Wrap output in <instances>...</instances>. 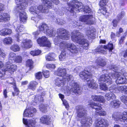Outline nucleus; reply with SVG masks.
I'll use <instances>...</instances> for the list:
<instances>
[{
  "label": "nucleus",
  "mask_w": 127,
  "mask_h": 127,
  "mask_svg": "<svg viewBox=\"0 0 127 127\" xmlns=\"http://www.w3.org/2000/svg\"><path fill=\"white\" fill-rule=\"evenodd\" d=\"M71 38L72 40L74 42L79 43L82 45L80 49L77 48L74 44L71 43H66V49L69 50L72 53H76L80 52H82L83 49H87L89 45L88 41L84 38L83 35L77 31H73L71 33Z\"/></svg>",
  "instance_id": "nucleus-1"
},
{
  "label": "nucleus",
  "mask_w": 127,
  "mask_h": 127,
  "mask_svg": "<svg viewBox=\"0 0 127 127\" xmlns=\"http://www.w3.org/2000/svg\"><path fill=\"white\" fill-rule=\"evenodd\" d=\"M40 31L46 33L50 36H55L54 41V44L57 45L62 39H68L70 36L69 33L63 28H60L56 31L54 29H49L47 25L44 23L41 24L39 27Z\"/></svg>",
  "instance_id": "nucleus-2"
},
{
  "label": "nucleus",
  "mask_w": 127,
  "mask_h": 127,
  "mask_svg": "<svg viewBox=\"0 0 127 127\" xmlns=\"http://www.w3.org/2000/svg\"><path fill=\"white\" fill-rule=\"evenodd\" d=\"M41 1L43 4L45 5L33 6H31L29 9L30 12L35 16L32 17V20L35 22L38 21L39 19H42V13H47L48 12V8H52L53 7L52 2L48 0H41Z\"/></svg>",
  "instance_id": "nucleus-3"
},
{
  "label": "nucleus",
  "mask_w": 127,
  "mask_h": 127,
  "mask_svg": "<svg viewBox=\"0 0 127 127\" xmlns=\"http://www.w3.org/2000/svg\"><path fill=\"white\" fill-rule=\"evenodd\" d=\"M67 81L66 88L71 94L78 93L81 92V90L79 85L77 82L73 80V76L70 74H67L62 80L60 78H57L55 80V84L59 87H63L65 84V82Z\"/></svg>",
  "instance_id": "nucleus-4"
},
{
  "label": "nucleus",
  "mask_w": 127,
  "mask_h": 127,
  "mask_svg": "<svg viewBox=\"0 0 127 127\" xmlns=\"http://www.w3.org/2000/svg\"><path fill=\"white\" fill-rule=\"evenodd\" d=\"M77 116L81 120V126L83 127L89 126L93 123L92 118L87 117L86 110L82 106H78L76 107Z\"/></svg>",
  "instance_id": "nucleus-5"
},
{
  "label": "nucleus",
  "mask_w": 127,
  "mask_h": 127,
  "mask_svg": "<svg viewBox=\"0 0 127 127\" xmlns=\"http://www.w3.org/2000/svg\"><path fill=\"white\" fill-rule=\"evenodd\" d=\"M69 7L67 10L71 13H73V15H75L76 12L83 11L84 13H88L91 12V10L88 6L84 7L81 2L76 0H73L68 3Z\"/></svg>",
  "instance_id": "nucleus-6"
},
{
  "label": "nucleus",
  "mask_w": 127,
  "mask_h": 127,
  "mask_svg": "<svg viewBox=\"0 0 127 127\" xmlns=\"http://www.w3.org/2000/svg\"><path fill=\"white\" fill-rule=\"evenodd\" d=\"M91 70L85 68L84 71L80 73L79 76L82 80L86 81L87 85L89 88L95 89L98 88V85L95 81L92 79Z\"/></svg>",
  "instance_id": "nucleus-7"
},
{
  "label": "nucleus",
  "mask_w": 127,
  "mask_h": 127,
  "mask_svg": "<svg viewBox=\"0 0 127 127\" xmlns=\"http://www.w3.org/2000/svg\"><path fill=\"white\" fill-rule=\"evenodd\" d=\"M111 69L114 72H112L111 74H109L110 76L114 79L117 78L116 81L117 84H123L127 83V79L124 76L125 75V73L123 72L121 73V72L117 71L118 67L115 65L112 66Z\"/></svg>",
  "instance_id": "nucleus-8"
},
{
  "label": "nucleus",
  "mask_w": 127,
  "mask_h": 127,
  "mask_svg": "<svg viewBox=\"0 0 127 127\" xmlns=\"http://www.w3.org/2000/svg\"><path fill=\"white\" fill-rule=\"evenodd\" d=\"M88 105L92 108L95 109L96 112L98 113L99 115L104 116L106 114V112L104 111H99L102 109L100 104L95 103L91 101L89 102Z\"/></svg>",
  "instance_id": "nucleus-9"
},
{
  "label": "nucleus",
  "mask_w": 127,
  "mask_h": 127,
  "mask_svg": "<svg viewBox=\"0 0 127 127\" xmlns=\"http://www.w3.org/2000/svg\"><path fill=\"white\" fill-rule=\"evenodd\" d=\"M113 49V45L112 43H109L107 46L101 45L99 46L95 50V51L99 53L103 54H106V49L109 50V52H111Z\"/></svg>",
  "instance_id": "nucleus-10"
},
{
  "label": "nucleus",
  "mask_w": 127,
  "mask_h": 127,
  "mask_svg": "<svg viewBox=\"0 0 127 127\" xmlns=\"http://www.w3.org/2000/svg\"><path fill=\"white\" fill-rule=\"evenodd\" d=\"M106 64V60L105 59H103L101 57H99L95 61V65L93 66V67L91 68L89 67H87V69L91 70V71L92 73H93L94 71H93V69H94L95 68V69L97 68L98 66H101L102 67H103Z\"/></svg>",
  "instance_id": "nucleus-11"
},
{
  "label": "nucleus",
  "mask_w": 127,
  "mask_h": 127,
  "mask_svg": "<svg viewBox=\"0 0 127 127\" xmlns=\"http://www.w3.org/2000/svg\"><path fill=\"white\" fill-rule=\"evenodd\" d=\"M69 38L67 40H68ZM64 39H63L59 42H60L59 45V49L62 51L61 54L59 56V59L61 61H63L65 60L66 58V52L65 51L66 49L65 45L64 42L62 43V42H61Z\"/></svg>",
  "instance_id": "nucleus-12"
},
{
  "label": "nucleus",
  "mask_w": 127,
  "mask_h": 127,
  "mask_svg": "<svg viewBox=\"0 0 127 127\" xmlns=\"http://www.w3.org/2000/svg\"><path fill=\"white\" fill-rule=\"evenodd\" d=\"M37 41L40 46H46L48 47H51V43L45 36L39 38L37 39Z\"/></svg>",
  "instance_id": "nucleus-13"
},
{
  "label": "nucleus",
  "mask_w": 127,
  "mask_h": 127,
  "mask_svg": "<svg viewBox=\"0 0 127 127\" xmlns=\"http://www.w3.org/2000/svg\"><path fill=\"white\" fill-rule=\"evenodd\" d=\"M112 118L115 121H118L120 120L121 122H124L127 125V112H124L122 114L119 116L113 114Z\"/></svg>",
  "instance_id": "nucleus-14"
},
{
  "label": "nucleus",
  "mask_w": 127,
  "mask_h": 127,
  "mask_svg": "<svg viewBox=\"0 0 127 127\" xmlns=\"http://www.w3.org/2000/svg\"><path fill=\"white\" fill-rule=\"evenodd\" d=\"M17 6L15 10L18 11L20 8L22 9H25L28 4V0H15Z\"/></svg>",
  "instance_id": "nucleus-15"
},
{
  "label": "nucleus",
  "mask_w": 127,
  "mask_h": 127,
  "mask_svg": "<svg viewBox=\"0 0 127 127\" xmlns=\"http://www.w3.org/2000/svg\"><path fill=\"white\" fill-rule=\"evenodd\" d=\"M109 125L108 121L106 119H99L96 120L95 125L96 127H104Z\"/></svg>",
  "instance_id": "nucleus-16"
},
{
  "label": "nucleus",
  "mask_w": 127,
  "mask_h": 127,
  "mask_svg": "<svg viewBox=\"0 0 127 127\" xmlns=\"http://www.w3.org/2000/svg\"><path fill=\"white\" fill-rule=\"evenodd\" d=\"M94 18L92 15H87L81 16L80 20L82 22H84L88 24H92L94 23Z\"/></svg>",
  "instance_id": "nucleus-17"
},
{
  "label": "nucleus",
  "mask_w": 127,
  "mask_h": 127,
  "mask_svg": "<svg viewBox=\"0 0 127 127\" xmlns=\"http://www.w3.org/2000/svg\"><path fill=\"white\" fill-rule=\"evenodd\" d=\"M14 28L16 29V31L18 32V33H17L15 37L17 39V41L20 42V40L19 38L20 35L23 34V33H21V32L24 30V27L23 26H21L19 24L16 25L15 24H14Z\"/></svg>",
  "instance_id": "nucleus-18"
},
{
  "label": "nucleus",
  "mask_w": 127,
  "mask_h": 127,
  "mask_svg": "<svg viewBox=\"0 0 127 127\" xmlns=\"http://www.w3.org/2000/svg\"><path fill=\"white\" fill-rule=\"evenodd\" d=\"M17 66L14 64H12L10 63V61H9L6 63V68L4 71H8L11 74H12L17 69Z\"/></svg>",
  "instance_id": "nucleus-19"
},
{
  "label": "nucleus",
  "mask_w": 127,
  "mask_h": 127,
  "mask_svg": "<svg viewBox=\"0 0 127 127\" xmlns=\"http://www.w3.org/2000/svg\"><path fill=\"white\" fill-rule=\"evenodd\" d=\"M24 9H22L20 8L18 11L15 10L16 13H19L20 20L21 22H26L27 20V17L26 13L24 11Z\"/></svg>",
  "instance_id": "nucleus-20"
},
{
  "label": "nucleus",
  "mask_w": 127,
  "mask_h": 127,
  "mask_svg": "<svg viewBox=\"0 0 127 127\" xmlns=\"http://www.w3.org/2000/svg\"><path fill=\"white\" fill-rule=\"evenodd\" d=\"M36 112V110L35 108L32 107H30L25 110L23 114L24 116L31 117L33 116L34 113Z\"/></svg>",
  "instance_id": "nucleus-21"
},
{
  "label": "nucleus",
  "mask_w": 127,
  "mask_h": 127,
  "mask_svg": "<svg viewBox=\"0 0 127 127\" xmlns=\"http://www.w3.org/2000/svg\"><path fill=\"white\" fill-rule=\"evenodd\" d=\"M99 81H103L105 82L108 84H111L112 83L111 78L110 76L107 74H105L101 75L98 79Z\"/></svg>",
  "instance_id": "nucleus-22"
},
{
  "label": "nucleus",
  "mask_w": 127,
  "mask_h": 127,
  "mask_svg": "<svg viewBox=\"0 0 127 127\" xmlns=\"http://www.w3.org/2000/svg\"><path fill=\"white\" fill-rule=\"evenodd\" d=\"M95 32L96 30L93 27H90L89 29L86 32V34L89 39H91L95 36Z\"/></svg>",
  "instance_id": "nucleus-23"
},
{
  "label": "nucleus",
  "mask_w": 127,
  "mask_h": 127,
  "mask_svg": "<svg viewBox=\"0 0 127 127\" xmlns=\"http://www.w3.org/2000/svg\"><path fill=\"white\" fill-rule=\"evenodd\" d=\"M126 86H118L116 85H113L111 87L109 88L110 90H113L112 91L114 92H117L119 91L121 92H124Z\"/></svg>",
  "instance_id": "nucleus-24"
},
{
  "label": "nucleus",
  "mask_w": 127,
  "mask_h": 127,
  "mask_svg": "<svg viewBox=\"0 0 127 127\" xmlns=\"http://www.w3.org/2000/svg\"><path fill=\"white\" fill-rule=\"evenodd\" d=\"M23 122L28 127H35L36 126V122L35 120H28L25 118L23 119Z\"/></svg>",
  "instance_id": "nucleus-25"
},
{
  "label": "nucleus",
  "mask_w": 127,
  "mask_h": 127,
  "mask_svg": "<svg viewBox=\"0 0 127 127\" xmlns=\"http://www.w3.org/2000/svg\"><path fill=\"white\" fill-rule=\"evenodd\" d=\"M40 120L42 123L47 125L50 124L52 121L51 117L48 115H44L42 116Z\"/></svg>",
  "instance_id": "nucleus-26"
},
{
  "label": "nucleus",
  "mask_w": 127,
  "mask_h": 127,
  "mask_svg": "<svg viewBox=\"0 0 127 127\" xmlns=\"http://www.w3.org/2000/svg\"><path fill=\"white\" fill-rule=\"evenodd\" d=\"M49 18L54 21H55L58 24L61 25L64 24L65 22L62 19H60L59 18H57L54 16L52 14H50L49 16Z\"/></svg>",
  "instance_id": "nucleus-27"
},
{
  "label": "nucleus",
  "mask_w": 127,
  "mask_h": 127,
  "mask_svg": "<svg viewBox=\"0 0 127 127\" xmlns=\"http://www.w3.org/2000/svg\"><path fill=\"white\" fill-rule=\"evenodd\" d=\"M10 19V15L7 13H2L0 15V22H5L9 21Z\"/></svg>",
  "instance_id": "nucleus-28"
},
{
  "label": "nucleus",
  "mask_w": 127,
  "mask_h": 127,
  "mask_svg": "<svg viewBox=\"0 0 127 127\" xmlns=\"http://www.w3.org/2000/svg\"><path fill=\"white\" fill-rule=\"evenodd\" d=\"M92 99L95 101H98L102 103L104 102L105 101L104 97L100 95H92Z\"/></svg>",
  "instance_id": "nucleus-29"
},
{
  "label": "nucleus",
  "mask_w": 127,
  "mask_h": 127,
  "mask_svg": "<svg viewBox=\"0 0 127 127\" xmlns=\"http://www.w3.org/2000/svg\"><path fill=\"white\" fill-rule=\"evenodd\" d=\"M66 74V71L64 68H59L57 70V75L58 76L63 77L65 76Z\"/></svg>",
  "instance_id": "nucleus-30"
},
{
  "label": "nucleus",
  "mask_w": 127,
  "mask_h": 127,
  "mask_svg": "<svg viewBox=\"0 0 127 127\" xmlns=\"http://www.w3.org/2000/svg\"><path fill=\"white\" fill-rule=\"evenodd\" d=\"M116 97L115 94L111 92L107 93L105 95V98L108 101L115 99Z\"/></svg>",
  "instance_id": "nucleus-31"
},
{
  "label": "nucleus",
  "mask_w": 127,
  "mask_h": 127,
  "mask_svg": "<svg viewBox=\"0 0 127 127\" xmlns=\"http://www.w3.org/2000/svg\"><path fill=\"white\" fill-rule=\"evenodd\" d=\"M31 41L28 39H26L24 40L22 42L23 47L25 48H30L31 46Z\"/></svg>",
  "instance_id": "nucleus-32"
},
{
  "label": "nucleus",
  "mask_w": 127,
  "mask_h": 127,
  "mask_svg": "<svg viewBox=\"0 0 127 127\" xmlns=\"http://www.w3.org/2000/svg\"><path fill=\"white\" fill-rule=\"evenodd\" d=\"M56 55L53 53H50L45 56V58L47 61H50L55 60Z\"/></svg>",
  "instance_id": "nucleus-33"
},
{
  "label": "nucleus",
  "mask_w": 127,
  "mask_h": 127,
  "mask_svg": "<svg viewBox=\"0 0 127 127\" xmlns=\"http://www.w3.org/2000/svg\"><path fill=\"white\" fill-rule=\"evenodd\" d=\"M114 100L112 101L110 103V106L113 107L118 108L120 105L121 102L118 100Z\"/></svg>",
  "instance_id": "nucleus-34"
},
{
  "label": "nucleus",
  "mask_w": 127,
  "mask_h": 127,
  "mask_svg": "<svg viewBox=\"0 0 127 127\" xmlns=\"http://www.w3.org/2000/svg\"><path fill=\"white\" fill-rule=\"evenodd\" d=\"M38 84V83L35 81H32L30 83L28 88L29 89H31L34 91L36 89V86Z\"/></svg>",
  "instance_id": "nucleus-35"
},
{
  "label": "nucleus",
  "mask_w": 127,
  "mask_h": 127,
  "mask_svg": "<svg viewBox=\"0 0 127 127\" xmlns=\"http://www.w3.org/2000/svg\"><path fill=\"white\" fill-rule=\"evenodd\" d=\"M43 97H41L40 95H37L34 97L33 99L32 100V101H33V102L36 104L38 103L39 102L43 101Z\"/></svg>",
  "instance_id": "nucleus-36"
},
{
  "label": "nucleus",
  "mask_w": 127,
  "mask_h": 127,
  "mask_svg": "<svg viewBox=\"0 0 127 127\" xmlns=\"http://www.w3.org/2000/svg\"><path fill=\"white\" fill-rule=\"evenodd\" d=\"M13 39L10 37H7L4 38L3 42L5 44L9 45L11 44L12 43Z\"/></svg>",
  "instance_id": "nucleus-37"
},
{
  "label": "nucleus",
  "mask_w": 127,
  "mask_h": 127,
  "mask_svg": "<svg viewBox=\"0 0 127 127\" xmlns=\"http://www.w3.org/2000/svg\"><path fill=\"white\" fill-rule=\"evenodd\" d=\"M10 48L12 50L15 52L19 51L20 49L19 46L17 44L12 45Z\"/></svg>",
  "instance_id": "nucleus-38"
},
{
  "label": "nucleus",
  "mask_w": 127,
  "mask_h": 127,
  "mask_svg": "<svg viewBox=\"0 0 127 127\" xmlns=\"http://www.w3.org/2000/svg\"><path fill=\"white\" fill-rule=\"evenodd\" d=\"M16 57L15 54L14 53L11 52L9 55V61L14 60Z\"/></svg>",
  "instance_id": "nucleus-39"
},
{
  "label": "nucleus",
  "mask_w": 127,
  "mask_h": 127,
  "mask_svg": "<svg viewBox=\"0 0 127 127\" xmlns=\"http://www.w3.org/2000/svg\"><path fill=\"white\" fill-rule=\"evenodd\" d=\"M47 107L46 105L42 104L39 105V109L40 111L43 112H45L46 111Z\"/></svg>",
  "instance_id": "nucleus-40"
},
{
  "label": "nucleus",
  "mask_w": 127,
  "mask_h": 127,
  "mask_svg": "<svg viewBox=\"0 0 127 127\" xmlns=\"http://www.w3.org/2000/svg\"><path fill=\"white\" fill-rule=\"evenodd\" d=\"M100 87L101 89L105 91L108 90V88L105 83H101L100 85Z\"/></svg>",
  "instance_id": "nucleus-41"
},
{
  "label": "nucleus",
  "mask_w": 127,
  "mask_h": 127,
  "mask_svg": "<svg viewBox=\"0 0 127 127\" xmlns=\"http://www.w3.org/2000/svg\"><path fill=\"white\" fill-rule=\"evenodd\" d=\"M22 58L21 56H16L14 61L16 63H20L22 62Z\"/></svg>",
  "instance_id": "nucleus-42"
},
{
  "label": "nucleus",
  "mask_w": 127,
  "mask_h": 127,
  "mask_svg": "<svg viewBox=\"0 0 127 127\" xmlns=\"http://www.w3.org/2000/svg\"><path fill=\"white\" fill-rule=\"evenodd\" d=\"M121 99L122 101L127 106V96L124 95L122 96L121 97Z\"/></svg>",
  "instance_id": "nucleus-43"
},
{
  "label": "nucleus",
  "mask_w": 127,
  "mask_h": 127,
  "mask_svg": "<svg viewBox=\"0 0 127 127\" xmlns=\"http://www.w3.org/2000/svg\"><path fill=\"white\" fill-rule=\"evenodd\" d=\"M108 0H101L99 3V5L101 6L105 5L108 2Z\"/></svg>",
  "instance_id": "nucleus-44"
},
{
  "label": "nucleus",
  "mask_w": 127,
  "mask_h": 127,
  "mask_svg": "<svg viewBox=\"0 0 127 127\" xmlns=\"http://www.w3.org/2000/svg\"><path fill=\"white\" fill-rule=\"evenodd\" d=\"M99 12H100L103 14L104 15L107 12V10L106 8L103 7L101 8V9L98 10Z\"/></svg>",
  "instance_id": "nucleus-45"
},
{
  "label": "nucleus",
  "mask_w": 127,
  "mask_h": 127,
  "mask_svg": "<svg viewBox=\"0 0 127 127\" xmlns=\"http://www.w3.org/2000/svg\"><path fill=\"white\" fill-rule=\"evenodd\" d=\"M33 64V62L32 60H28L27 61V66L31 67Z\"/></svg>",
  "instance_id": "nucleus-46"
},
{
  "label": "nucleus",
  "mask_w": 127,
  "mask_h": 127,
  "mask_svg": "<svg viewBox=\"0 0 127 127\" xmlns=\"http://www.w3.org/2000/svg\"><path fill=\"white\" fill-rule=\"evenodd\" d=\"M125 14L124 12H122L121 13L119 14L117 16V19L119 20L121 19L124 16Z\"/></svg>",
  "instance_id": "nucleus-47"
},
{
  "label": "nucleus",
  "mask_w": 127,
  "mask_h": 127,
  "mask_svg": "<svg viewBox=\"0 0 127 127\" xmlns=\"http://www.w3.org/2000/svg\"><path fill=\"white\" fill-rule=\"evenodd\" d=\"M36 79H41L42 77V74L41 72H39L36 73L35 75Z\"/></svg>",
  "instance_id": "nucleus-48"
},
{
  "label": "nucleus",
  "mask_w": 127,
  "mask_h": 127,
  "mask_svg": "<svg viewBox=\"0 0 127 127\" xmlns=\"http://www.w3.org/2000/svg\"><path fill=\"white\" fill-rule=\"evenodd\" d=\"M126 33H124L123 36L121 37V38L119 40V43L120 44L122 43L124 41V40L126 38Z\"/></svg>",
  "instance_id": "nucleus-49"
},
{
  "label": "nucleus",
  "mask_w": 127,
  "mask_h": 127,
  "mask_svg": "<svg viewBox=\"0 0 127 127\" xmlns=\"http://www.w3.org/2000/svg\"><path fill=\"white\" fill-rule=\"evenodd\" d=\"M43 75L46 78H48L49 76V73L48 71L46 70L43 71Z\"/></svg>",
  "instance_id": "nucleus-50"
},
{
  "label": "nucleus",
  "mask_w": 127,
  "mask_h": 127,
  "mask_svg": "<svg viewBox=\"0 0 127 127\" xmlns=\"http://www.w3.org/2000/svg\"><path fill=\"white\" fill-rule=\"evenodd\" d=\"M46 66L47 68L49 69L54 68L55 67V65L53 64H47L46 65Z\"/></svg>",
  "instance_id": "nucleus-51"
},
{
  "label": "nucleus",
  "mask_w": 127,
  "mask_h": 127,
  "mask_svg": "<svg viewBox=\"0 0 127 127\" xmlns=\"http://www.w3.org/2000/svg\"><path fill=\"white\" fill-rule=\"evenodd\" d=\"M15 93L12 92V95L13 96H14L15 95H17L18 94L19 90L16 87H15L14 89Z\"/></svg>",
  "instance_id": "nucleus-52"
},
{
  "label": "nucleus",
  "mask_w": 127,
  "mask_h": 127,
  "mask_svg": "<svg viewBox=\"0 0 127 127\" xmlns=\"http://www.w3.org/2000/svg\"><path fill=\"white\" fill-rule=\"evenodd\" d=\"M5 30V32H6V35H7L10 34L12 32V31L10 29L7 28H4Z\"/></svg>",
  "instance_id": "nucleus-53"
},
{
  "label": "nucleus",
  "mask_w": 127,
  "mask_h": 127,
  "mask_svg": "<svg viewBox=\"0 0 127 127\" xmlns=\"http://www.w3.org/2000/svg\"><path fill=\"white\" fill-rule=\"evenodd\" d=\"M63 103L64 105L65 106L66 108H67L69 106V105L67 101L65 99H62Z\"/></svg>",
  "instance_id": "nucleus-54"
},
{
  "label": "nucleus",
  "mask_w": 127,
  "mask_h": 127,
  "mask_svg": "<svg viewBox=\"0 0 127 127\" xmlns=\"http://www.w3.org/2000/svg\"><path fill=\"white\" fill-rule=\"evenodd\" d=\"M5 30L4 29H3L0 31V34L3 36H5L6 34V32H5Z\"/></svg>",
  "instance_id": "nucleus-55"
},
{
  "label": "nucleus",
  "mask_w": 127,
  "mask_h": 127,
  "mask_svg": "<svg viewBox=\"0 0 127 127\" xmlns=\"http://www.w3.org/2000/svg\"><path fill=\"white\" fill-rule=\"evenodd\" d=\"M5 54L3 52V51L0 48V57L4 58L5 57Z\"/></svg>",
  "instance_id": "nucleus-56"
},
{
  "label": "nucleus",
  "mask_w": 127,
  "mask_h": 127,
  "mask_svg": "<svg viewBox=\"0 0 127 127\" xmlns=\"http://www.w3.org/2000/svg\"><path fill=\"white\" fill-rule=\"evenodd\" d=\"M118 22V21L116 19L114 20L113 22V26L114 27H116L117 26V24Z\"/></svg>",
  "instance_id": "nucleus-57"
},
{
  "label": "nucleus",
  "mask_w": 127,
  "mask_h": 127,
  "mask_svg": "<svg viewBox=\"0 0 127 127\" xmlns=\"http://www.w3.org/2000/svg\"><path fill=\"white\" fill-rule=\"evenodd\" d=\"M40 31H37L35 32H33V34L34 36V37L35 38H37V37L38 35H39L40 33Z\"/></svg>",
  "instance_id": "nucleus-58"
},
{
  "label": "nucleus",
  "mask_w": 127,
  "mask_h": 127,
  "mask_svg": "<svg viewBox=\"0 0 127 127\" xmlns=\"http://www.w3.org/2000/svg\"><path fill=\"white\" fill-rule=\"evenodd\" d=\"M53 3L56 5H58L60 1L58 0H50Z\"/></svg>",
  "instance_id": "nucleus-59"
},
{
  "label": "nucleus",
  "mask_w": 127,
  "mask_h": 127,
  "mask_svg": "<svg viewBox=\"0 0 127 127\" xmlns=\"http://www.w3.org/2000/svg\"><path fill=\"white\" fill-rule=\"evenodd\" d=\"M56 13L60 16L63 15L64 13L62 11H61L60 10H59L56 11Z\"/></svg>",
  "instance_id": "nucleus-60"
},
{
  "label": "nucleus",
  "mask_w": 127,
  "mask_h": 127,
  "mask_svg": "<svg viewBox=\"0 0 127 127\" xmlns=\"http://www.w3.org/2000/svg\"><path fill=\"white\" fill-rule=\"evenodd\" d=\"M123 31V30L122 28H120L119 30V32H118L117 33V35H118V36L120 35V33L122 32Z\"/></svg>",
  "instance_id": "nucleus-61"
},
{
  "label": "nucleus",
  "mask_w": 127,
  "mask_h": 127,
  "mask_svg": "<svg viewBox=\"0 0 127 127\" xmlns=\"http://www.w3.org/2000/svg\"><path fill=\"white\" fill-rule=\"evenodd\" d=\"M34 51L35 52V54L36 56L39 55L41 52V50H36Z\"/></svg>",
  "instance_id": "nucleus-62"
},
{
  "label": "nucleus",
  "mask_w": 127,
  "mask_h": 127,
  "mask_svg": "<svg viewBox=\"0 0 127 127\" xmlns=\"http://www.w3.org/2000/svg\"><path fill=\"white\" fill-rule=\"evenodd\" d=\"M7 91L6 89H5L3 91V94L4 95V97L5 98H6L7 97Z\"/></svg>",
  "instance_id": "nucleus-63"
},
{
  "label": "nucleus",
  "mask_w": 127,
  "mask_h": 127,
  "mask_svg": "<svg viewBox=\"0 0 127 127\" xmlns=\"http://www.w3.org/2000/svg\"><path fill=\"white\" fill-rule=\"evenodd\" d=\"M5 71H2V72H1L0 71V77H1L4 76L5 74Z\"/></svg>",
  "instance_id": "nucleus-64"
}]
</instances>
